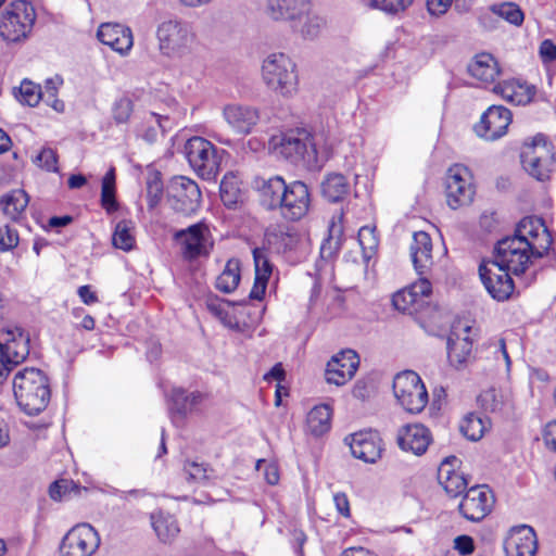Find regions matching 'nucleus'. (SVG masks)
Segmentation results:
<instances>
[{
	"label": "nucleus",
	"mask_w": 556,
	"mask_h": 556,
	"mask_svg": "<svg viewBox=\"0 0 556 556\" xmlns=\"http://www.w3.org/2000/svg\"><path fill=\"white\" fill-rule=\"evenodd\" d=\"M13 392L21 409L36 416L46 409L50 402L51 390L48 377L40 369L24 368L15 374Z\"/></svg>",
	"instance_id": "obj_3"
},
{
	"label": "nucleus",
	"mask_w": 556,
	"mask_h": 556,
	"mask_svg": "<svg viewBox=\"0 0 556 556\" xmlns=\"http://www.w3.org/2000/svg\"><path fill=\"white\" fill-rule=\"evenodd\" d=\"M552 243V235L544 220L527 216L517 224L513 236L496 243L493 261L518 276L528 269L533 258L545 256Z\"/></svg>",
	"instance_id": "obj_1"
},
{
	"label": "nucleus",
	"mask_w": 556,
	"mask_h": 556,
	"mask_svg": "<svg viewBox=\"0 0 556 556\" xmlns=\"http://www.w3.org/2000/svg\"><path fill=\"white\" fill-rule=\"evenodd\" d=\"M29 202L28 194L23 189H15L0 199L3 213L12 220H17Z\"/></svg>",
	"instance_id": "obj_38"
},
{
	"label": "nucleus",
	"mask_w": 556,
	"mask_h": 556,
	"mask_svg": "<svg viewBox=\"0 0 556 556\" xmlns=\"http://www.w3.org/2000/svg\"><path fill=\"white\" fill-rule=\"evenodd\" d=\"M540 56L544 63L556 60V45L552 40L545 39L540 46Z\"/></svg>",
	"instance_id": "obj_59"
},
{
	"label": "nucleus",
	"mask_w": 556,
	"mask_h": 556,
	"mask_svg": "<svg viewBox=\"0 0 556 556\" xmlns=\"http://www.w3.org/2000/svg\"><path fill=\"white\" fill-rule=\"evenodd\" d=\"M506 556H535L538 538L532 527H514L504 542Z\"/></svg>",
	"instance_id": "obj_22"
},
{
	"label": "nucleus",
	"mask_w": 556,
	"mask_h": 556,
	"mask_svg": "<svg viewBox=\"0 0 556 556\" xmlns=\"http://www.w3.org/2000/svg\"><path fill=\"white\" fill-rule=\"evenodd\" d=\"M342 226L332 220L329 225V235L320 245V255L324 260H330L339 252L342 245Z\"/></svg>",
	"instance_id": "obj_42"
},
{
	"label": "nucleus",
	"mask_w": 556,
	"mask_h": 556,
	"mask_svg": "<svg viewBox=\"0 0 556 556\" xmlns=\"http://www.w3.org/2000/svg\"><path fill=\"white\" fill-rule=\"evenodd\" d=\"M151 522L157 538L164 543L172 542L180 531L176 518L162 510L151 514Z\"/></svg>",
	"instance_id": "obj_35"
},
{
	"label": "nucleus",
	"mask_w": 556,
	"mask_h": 556,
	"mask_svg": "<svg viewBox=\"0 0 556 556\" xmlns=\"http://www.w3.org/2000/svg\"><path fill=\"white\" fill-rule=\"evenodd\" d=\"M98 39L114 51L125 54L132 47V33L129 27L118 23H102L97 31Z\"/></svg>",
	"instance_id": "obj_27"
},
{
	"label": "nucleus",
	"mask_w": 556,
	"mask_h": 556,
	"mask_svg": "<svg viewBox=\"0 0 556 556\" xmlns=\"http://www.w3.org/2000/svg\"><path fill=\"white\" fill-rule=\"evenodd\" d=\"M490 11L497 17H501L508 23L520 26L525 20L523 12L518 4L514 2H503L490 7Z\"/></svg>",
	"instance_id": "obj_45"
},
{
	"label": "nucleus",
	"mask_w": 556,
	"mask_h": 556,
	"mask_svg": "<svg viewBox=\"0 0 556 556\" xmlns=\"http://www.w3.org/2000/svg\"><path fill=\"white\" fill-rule=\"evenodd\" d=\"M134 111L132 101L123 97L117 99L112 106V117L116 124H125L129 121Z\"/></svg>",
	"instance_id": "obj_51"
},
{
	"label": "nucleus",
	"mask_w": 556,
	"mask_h": 556,
	"mask_svg": "<svg viewBox=\"0 0 556 556\" xmlns=\"http://www.w3.org/2000/svg\"><path fill=\"white\" fill-rule=\"evenodd\" d=\"M478 402L480 403L481 407H483V409L488 412H501L503 408V402L497 397L495 389H489L483 391L478 396Z\"/></svg>",
	"instance_id": "obj_54"
},
{
	"label": "nucleus",
	"mask_w": 556,
	"mask_h": 556,
	"mask_svg": "<svg viewBox=\"0 0 556 556\" xmlns=\"http://www.w3.org/2000/svg\"><path fill=\"white\" fill-rule=\"evenodd\" d=\"M240 262L231 258L216 279V289L224 293L233 292L240 282Z\"/></svg>",
	"instance_id": "obj_40"
},
{
	"label": "nucleus",
	"mask_w": 556,
	"mask_h": 556,
	"mask_svg": "<svg viewBox=\"0 0 556 556\" xmlns=\"http://www.w3.org/2000/svg\"><path fill=\"white\" fill-rule=\"evenodd\" d=\"M156 36L161 52L167 56L185 52L191 42V34L188 26L176 20L161 23L157 27Z\"/></svg>",
	"instance_id": "obj_15"
},
{
	"label": "nucleus",
	"mask_w": 556,
	"mask_h": 556,
	"mask_svg": "<svg viewBox=\"0 0 556 556\" xmlns=\"http://www.w3.org/2000/svg\"><path fill=\"white\" fill-rule=\"evenodd\" d=\"M414 0H366L370 9L380 10L389 15H396L404 12Z\"/></svg>",
	"instance_id": "obj_46"
},
{
	"label": "nucleus",
	"mask_w": 556,
	"mask_h": 556,
	"mask_svg": "<svg viewBox=\"0 0 556 556\" xmlns=\"http://www.w3.org/2000/svg\"><path fill=\"white\" fill-rule=\"evenodd\" d=\"M169 399L170 410L185 416L202 402L203 394L199 391L187 393L182 388H173Z\"/></svg>",
	"instance_id": "obj_36"
},
{
	"label": "nucleus",
	"mask_w": 556,
	"mask_h": 556,
	"mask_svg": "<svg viewBox=\"0 0 556 556\" xmlns=\"http://www.w3.org/2000/svg\"><path fill=\"white\" fill-rule=\"evenodd\" d=\"M0 349L4 361L12 368L29 354V337L20 327L0 329Z\"/></svg>",
	"instance_id": "obj_18"
},
{
	"label": "nucleus",
	"mask_w": 556,
	"mask_h": 556,
	"mask_svg": "<svg viewBox=\"0 0 556 556\" xmlns=\"http://www.w3.org/2000/svg\"><path fill=\"white\" fill-rule=\"evenodd\" d=\"M520 160L525 170L540 181L549 179L555 168L554 146L543 134L535 135L522 144Z\"/></svg>",
	"instance_id": "obj_6"
},
{
	"label": "nucleus",
	"mask_w": 556,
	"mask_h": 556,
	"mask_svg": "<svg viewBox=\"0 0 556 556\" xmlns=\"http://www.w3.org/2000/svg\"><path fill=\"white\" fill-rule=\"evenodd\" d=\"M506 269L493 260L483 261L479 266V276L489 294L496 301H506L514 292L515 285Z\"/></svg>",
	"instance_id": "obj_14"
},
{
	"label": "nucleus",
	"mask_w": 556,
	"mask_h": 556,
	"mask_svg": "<svg viewBox=\"0 0 556 556\" xmlns=\"http://www.w3.org/2000/svg\"><path fill=\"white\" fill-rule=\"evenodd\" d=\"M77 292L80 300L87 305H91L98 302L97 294L91 290L90 286L88 285L79 287Z\"/></svg>",
	"instance_id": "obj_64"
},
{
	"label": "nucleus",
	"mask_w": 556,
	"mask_h": 556,
	"mask_svg": "<svg viewBox=\"0 0 556 556\" xmlns=\"http://www.w3.org/2000/svg\"><path fill=\"white\" fill-rule=\"evenodd\" d=\"M253 260L255 277L261 278L260 280H268L273 271V265L268 260L266 251L264 249L255 248L253 250Z\"/></svg>",
	"instance_id": "obj_50"
},
{
	"label": "nucleus",
	"mask_w": 556,
	"mask_h": 556,
	"mask_svg": "<svg viewBox=\"0 0 556 556\" xmlns=\"http://www.w3.org/2000/svg\"><path fill=\"white\" fill-rule=\"evenodd\" d=\"M445 192L447 204L453 210L472 202L476 190L468 167L455 164L448 168L445 177Z\"/></svg>",
	"instance_id": "obj_12"
},
{
	"label": "nucleus",
	"mask_w": 556,
	"mask_h": 556,
	"mask_svg": "<svg viewBox=\"0 0 556 556\" xmlns=\"http://www.w3.org/2000/svg\"><path fill=\"white\" fill-rule=\"evenodd\" d=\"M184 470L187 475V479L191 481H205L208 479L207 469L203 464H199L195 462H186L184 466Z\"/></svg>",
	"instance_id": "obj_56"
},
{
	"label": "nucleus",
	"mask_w": 556,
	"mask_h": 556,
	"mask_svg": "<svg viewBox=\"0 0 556 556\" xmlns=\"http://www.w3.org/2000/svg\"><path fill=\"white\" fill-rule=\"evenodd\" d=\"M162 193L163 184L161 181V178L157 175H155L147 182V201L148 207L150 210H153L160 203Z\"/></svg>",
	"instance_id": "obj_53"
},
{
	"label": "nucleus",
	"mask_w": 556,
	"mask_h": 556,
	"mask_svg": "<svg viewBox=\"0 0 556 556\" xmlns=\"http://www.w3.org/2000/svg\"><path fill=\"white\" fill-rule=\"evenodd\" d=\"M148 126L141 137L149 143L156 141L159 132L164 135L177 125V116L156 112H149L144 117Z\"/></svg>",
	"instance_id": "obj_31"
},
{
	"label": "nucleus",
	"mask_w": 556,
	"mask_h": 556,
	"mask_svg": "<svg viewBox=\"0 0 556 556\" xmlns=\"http://www.w3.org/2000/svg\"><path fill=\"white\" fill-rule=\"evenodd\" d=\"M67 480L54 481L49 488V495L52 500L58 501L62 498V496L67 492Z\"/></svg>",
	"instance_id": "obj_62"
},
{
	"label": "nucleus",
	"mask_w": 556,
	"mask_h": 556,
	"mask_svg": "<svg viewBox=\"0 0 556 556\" xmlns=\"http://www.w3.org/2000/svg\"><path fill=\"white\" fill-rule=\"evenodd\" d=\"M219 195L224 205L228 208H235L242 202L243 193L240 188V181L233 173H227L219 186Z\"/></svg>",
	"instance_id": "obj_39"
},
{
	"label": "nucleus",
	"mask_w": 556,
	"mask_h": 556,
	"mask_svg": "<svg viewBox=\"0 0 556 556\" xmlns=\"http://www.w3.org/2000/svg\"><path fill=\"white\" fill-rule=\"evenodd\" d=\"M494 91L510 102L525 105L532 101L536 89L532 85L513 79L498 83L494 86Z\"/></svg>",
	"instance_id": "obj_29"
},
{
	"label": "nucleus",
	"mask_w": 556,
	"mask_h": 556,
	"mask_svg": "<svg viewBox=\"0 0 556 556\" xmlns=\"http://www.w3.org/2000/svg\"><path fill=\"white\" fill-rule=\"evenodd\" d=\"M262 77L271 91L285 98L292 97L298 90L296 66L285 53H271L263 61Z\"/></svg>",
	"instance_id": "obj_4"
},
{
	"label": "nucleus",
	"mask_w": 556,
	"mask_h": 556,
	"mask_svg": "<svg viewBox=\"0 0 556 556\" xmlns=\"http://www.w3.org/2000/svg\"><path fill=\"white\" fill-rule=\"evenodd\" d=\"M268 243L278 252L292 251L299 243L298 232L289 227H277L266 232Z\"/></svg>",
	"instance_id": "obj_37"
},
{
	"label": "nucleus",
	"mask_w": 556,
	"mask_h": 556,
	"mask_svg": "<svg viewBox=\"0 0 556 556\" xmlns=\"http://www.w3.org/2000/svg\"><path fill=\"white\" fill-rule=\"evenodd\" d=\"M227 124L240 135H248L260 121L258 110L251 105L231 103L223 110Z\"/></svg>",
	"instance_id": "obj_25"
},
{
	"label": "nucleus",
	"mask_w": 556,
	"mask_h": 556,
	"mask_svg": "<svg viewBox=\"0 0 556 556\" xmlns=\"http://www.w3.org/2000/svg\"><path fill=\"white\" fill-rule=\"evenodd\" d=\"M34 162L41 168L48 172L56 173L58 167V154L51 148H43L40 153L34 159Z\"/></svg>",
	"instance_id": "obj_52"
},
{
	"label": "nucleus",
	"mask_w": 556,
	"mask_h": 556,
	"mask_svg": "<svg viewBox=\"0 0 556 556\" xmlns=\"http://www.w3.org/2000/svg\"><path fill=\"white\" fill-rule=\"evenodd\" d=\"M300 23H302V26L300 29L302 36L304 38H309V39L317 37L321 27L325 24L324 18L320 17L319 15L313 13L312 9L308 11L307 14L304 15V18Z\"/></svg>",
	"instance_id": "obj_49"
},
{
	"label": "nucleus",
	"mask_w": 556,
	"mask_h": 556,
	"mask_svg": "<svg viewBox=\"0 0 556 556\" xmlns=\"http://www.w3.org/2000/svg\"><path fill=\"white\" fill-rule=\"evenodd\" d=\"M42 98L41 87L30 80H23L20 86L18 100L29 106H35Z\"/></svg>",
	"instance_id": "obj_47"
},
{
	"label": "nucleus",
	"mask_w": 556,
	"mask_h": 556,
	"mask_svg": "<svg viewBox=\"0 0 556 556\" xmlns=\"http://www.w3.org/2000/svg\"><path fill=\"white\" fill-rule=\"evenodd\" d=\"M489 425L488 419L476 413H469L463 418L459 430L468 440L478 441L483 437Z\"/></svg>",
	"instance_id": "obj_41"
},
{
	"label": "nucleus",
	"mask_w": 556,
	"mask_h": 556,
	"mask_svg": "<svg viewBox=\"0 0 556 556\" xmlns=\"http://www.w3.org/2000/svg\"><path fill=\"white\" fill-rule=\"evenodd\" d=\"M513 121L511 112L503 105L490 106L475 125L476 134L489 141L503 137Z\"/></svg>",
	"instance_id": "obj_17"
},
{
	"label": "nucleus",
	"mask_w": 556,
	"mask_h": 556,
	"mask_svg": "<svg viewBox=\"0 0 556 556\" xmlns=\"http://www.w3.org/2000/svg\"><path fill=\"white\" fill-rule=\"evenodd\" d=\"M311 10V0H267L266 13L274 21L301 22Z\"/></svg>",
	"instance_id": "obj_26"
},
{
	"label": "nucleus",
	"mask_w": 556,
	"mask_h": 556,
	"mask_svg": "<svg viewBox=\"0 0 556 556\" xmlns=\"http://www.w3.org/2000/svg\"><path fill=\"white\" fill-rule=\"evenodd\" d=\"M101 204L109 213L117 210V202L115 199V170L113 167L106 172L102 179Z\"/></svg>",
	"instance_id": "obj_44"
},
{
	"label": "nucleus",
	"mask_w": 556,
	"mask_h": 556,
	"mask_svg": "<svg viewBox=\"0 0 556 556\" xmlns=\"http://www.w3.org/2000/svg\"><path fill=\"white\" fill-rule=\"evenodd\" d=\"M492 505L493 495L488 488L472 486L466 492L458 509L464 518L477 522L491 511Z\"/></svg>",
	"instance_id": "obj_20"
},
{
	"label": "nucleus",
	"mask_w": 556,
	"mask_h": 556,
	"mask_svg": "<svg viewBox=\"0 0 556 556\" xmlns=\"http://www.w3.org/2000/svg\"><path fill=\"white\" fill-rule=\"evenodd\" d=\"M132 228L134 227L131 220H119L115 226V230L112 237L113 245L123 251L132 250L136 242L131 232Z\"/></svg>",
	"instance_id": "obj_43"
},
{
	"label": "nucleus",
	"mask_w": 556,
	"mask_h": 556,
	"mask_svg": "<svg viewBox=\"0 0 556 556\" xmlns=\"http://www.w3.org/2000/svg\"><path fill=\"white\" fill-rule=\"evenodd\" d=\"M358 242L362 247L364 257L370 258L379 244V240L376 236L375 228L364 226L358 231Z\"/></svg>",
	"instance_id": "obj_48"
},
{
	"label": "nucleus",
	"mask_w": 556,
	"mask_h": 556,
	"mask_svg": "<svg viewBox=\"0 0 556 556\" xmlns=\"http://www.w3.org/2000/svg\"><path fill=\"white\" fill-rule=\"evenodd\" d=\"M432 292L431 282L420 277L410 286L397 291L393 294V306L403 313L421 316H430L432 307L430 305V295Z\"/></svg>",
	"instance_id": "obj_10"
},
{
	"label": "nucleus",
	"mask_w": 556,
	"mask_h": 556,
	"mask_svg": "<svg viewBox=\"0 0 556 556\" xmlns=\"http://www.w3.org/2000/svg\"><path fill=\"white\" fill-rule=\"evenodd\" d=\"M438 480L445 492L452 497L460 495L468 485L464 473L456 471L448 458L441 463L438 470Z\"/></svg>",
	"instance_id": "obj_30"
},
{
	"label": "nucleus",
	"mask_w": 556,
	"mask_h": 556,
	"mask_svg": "<svg viewBox=\"0 0 556 556\" xmlns=\"http://www.w3.org/2000/svg\"><path fill=\"white\" fill-rule=\"evenodd\" d=\"M453 0H427V9L433 16H440L447 12Z\"/></svg>",
	"instance_id": "obj_57"
},
{
	"label": "nucleus",
	"mask_w": 556,
	"mask_h": 556,
	"mask_svg": "<svg viewBox=\"0 0 556 556\" xmlns=\"http://www.w3.org/2000/svg\"><path fill=\"white\" fill-rule=\"evenodd\" d=\"M174 238L181 242L184 255L189 260L207 256L213 249L211 231L204 223H197L186 229H180L176 231Z\"/></svg>",
	"instance_id": "obj_16"
},
{
	"label": "nucleus",
	"mask_w": 556,
	"mask_h": 556,
	"mask_svg": "<svg viewBox=\"0 0 556 556\" xmlns=\"http://www.w3.org/2000/svg\"><path fill=\"white\" fill-rule=\"evenodd\" d=\"M100 546V536L89 523L74 526L60 545L61 556H91Z\"/></svg>",
	"instance_id": "obj_13"
},
{
	"label": "nucleus",
	"mask_w": 556,
	"mask_h": 556,
	"mask_svg": "<svg viewBox=\"0 0 556 556\" xmlns=\"http://www.w3.org/2000/svg\"><path fill=\"white\" fill-rule=\"evenodd\" d=\"M191 168L203 179H215L219 173L220 157L216 147L203 137H191L184 147Z\"/></svg>",
	"instance_id": "obj_8"
},
{
	"label": "nucleus",
	"mask_w": 556,
	"mask_h": 556,
	"mask_svg": "<svg viewBox=\"0 0 556 556\" xmlns=\"http://www.w3.org/2000/svg\"><path fill=\"white\" fill-rule=\"evenodd\" d=\"M432 241L425 231H417L413 236L410 256L416 271L422 276L432 265Z\"/></svg>",
	"instance_id": "obj_28"
},
{
	"label": "nucleus",
	"mask_w": 556,
	"mask_h": 556,
	"mask_svg": "<svg viewBox=\"0 0 556 556\" xmlns=\"http://www.w3.org/2000/svg\"><path fill=\"white\" fill-rule=\"evenodd\" d=\"M431 441L430 430L421 424H407L397 430L396 443L399 447L418 456L426 453Z\"/></svg>",
	"instance_id": "obj_23"
},
{
	"label": "nucleus",
	"mask_w": 556,
	"mask_h": 556,
	"mask_svg": "<svg viewBox=\"0 0 556 556\" xmlns=\"http://www.w3.org/2000/svg\"><path fill=\"white\" fill-rule=\"evenodd\" d=\"M472 328L458 323L447 340V356L450 363L456 367L467 363L471 356L472 339L469 337Z\"/></svg>",
	"instance_id": "obj_24"
},
{
	"label": "nucleus",
	"mask_w": 556,
	"mask_h": 556,
	"mask_svg": "<svg viewBox=\"0 0 556 556\" xmlns=\"http://www.w3.org/2000/svg\"><path fill=\"white\" fill-rule=\"evenodd\" d=\"M344 442L355 458L365 463H376L382 453L381 439L376 431H359L348 435Z\"/></svg>",
	"instance_id": "obj_21"
},
{
	"label": "nucleus",
	"mask_w": 556,
	"mask_h": 556,
	"mask_svg": "<svg viewBox=\"0 0 556 556\" xmlns=\"http://www.w3.org/2000/svg\"><path fill=\"white\" fill-rule=\"evenodd\" d=\"M358 366V354L351 349L342 350L327 363L326 381L338 387L343 386L355 376Z\"/></svg>",
	"instance_id": "obj_19"
},
{
	"label": "nucleus",
	"mask_w": 556,
	"mask_h": 556,
	"mask_svg": "<svg viewBox=\"0 0 556 556\" xmlns=\"http://www.w3.org/2000/svg\"><path fill=\"white\" fill-rule=\"evenodd\" d=\"M255 186L260 191L262 205L270 211H279L287 220H300L309 210L311 194L303 181L286 184L281 176H273L256 179Z\"/></svg>",
	"instance_id": "obj_2"
},
{
	"label": "nucleus",
	"mask_w": 556,
	"mask_h": 556,
	"mask_svg": "<svg viewBox=\"0 0 556 556\" xmlns=\"http://www.w3.org/2000/svg\"><path fill=\"white\" fill-rule=\"evenodd\" d=\"M332 409L327 404L314 406L307 414L306 428L314 437H320L331 427Z\"/></svg>",
	"instance_id": "obj_33"
},
{
	"label": "nucleus",
	"mask_w": 556,
	"mask_h": 556,
	"mask_svg": "<svg viewBox=\"0 0 556 556\" xmlns=\"http://www.w3.org/2000/svg\"><path fill=\"white\" fill-rule=\"evenodd\" d=\"M36 21V11L25 0L11 2L0 14V37L7 42H21L28 38Z\"/></svg>",
	"instance_id": "obj_7"
},
{
	"label": "nucleus",
	"mask_w": 556,
	"mask_h": 556,
	"mask_svg": "<svg viewBox=\"0 0 556 556\" xmlns=\"http://www.w3.org/2000/svg\"><path fill=\"white\" fill-rule=\"evenodd\" d=\"M273 151L293 164L311 166L317 162V150L312 135L305 129L290 130L273 136L269 142Z\"/></svg>",
	"instance_id": "obj_5"
},
{
	"label": "nucleus",
	"mask_w": 556,
	"mask_h": 556,
	"mask_svg": "<svg viewBox=\"0 0 556 556\" xmlns=\"http://www.w3.org/2000/svg\"><path fill=\"white\" fill-rule=\"evenodd\" d=\"M468 72L473 78L486 84L493 83L500 75L497 62L490 53L477 54L469 63Z\"/></svg>",
	"instance_id": "obj_32"
},
{
	"label": "nucleus",
	"mask_w": 556,
	"mask_h": 556,
	"mask_svg": "<svg viewBox=\"0 0 556 556\" xmlns=\"http://www.w3.org/2000/svg\"><path fill=\"white\" fill-rule=\"evenodd\" d=\"M201 199V190L194 180L185 176L173 179L167 201L174 212L186 217L191 216L199 211Z\"/></svg>",
	"instance_id": "obj_11"
},
{
	"label": "nucleus",
	"mask_w": 556,
	"mask_h": 556,
	"mask_svg": "<svg viewBox=\"0 0 556 556\" xmlns=\"http://www.w3.org/2000/svg\"><path fill=\"white\" fill-rule=\"evenodd\" d=\"M350 193L348 179L338 173L328 174L321 181V194L329 202L342 201Z\"/></svg>",
	"instance_id": "obj_34"
},
{
	"label": "nucleus",
	"mask_w": 556,
	"mask_h": 556,
	"mask_svg": "<svg viewBox=\"0 0 556 556\" xmlns=\"http://www.w3.org/2000/svg\"><path fill=\"white\" fill-rule=\"evenodd\" d=\"M333 502L337 510L345 518L351 516L350 502L345 493L339 492L333 495Z\"/></svg>",
	"instance_id": "obj_60"
},
{
	"label": "nucleus",
	"mask_w": 556,
	"mask_h": 556,
	"mask_svg": "<svg viewBox=\"0 0 556 556\" xmlns=\"http://www.w3.org/2000/svg\"><path fill=\"white\" fill-rule=\"evenodd\" d=\"M543 439L547 448L556 452V420L545 426Z\"/></svg>",
	"instance_id": "obj_61"
},
{
	"label": "nucleus",
	"mask_w": 556,
	"mask_h": 556,
	"mask_svg": "<svg viewBox=\"0 0 556 556\" xmlns=\"http://www.w3.org/2000/svg\"><path fill=\"white\" fill-rule=\"evenodd\" d=\"M393 393L400 405L410 414L422 412L428 403L427 389L413 370H405L394 377Z\"/></svg>",
	"instance_id": "obj_9"
},
{
	"label": "nucleus",
	"mask_w": 556,
	"mask_h": 556,
	"mask_svg": "<svg viewBox=\"0 0 556 556\" xmlns=\"http://www.w3.org/2000/svg\"><path fill=\"white\" fill-rule=\"evenodd\" d=\"M18 244V233L9 225L0 227V250L11 251Z\"/></svg>",
	"instance_id": "obj_55"
},
{
	"label": "nucleus",
	"mask_w": 556,
	"mask_h": 556,
	"mask_svg": "<svg viewBox=\"0 0 556 556\" xmlns=\"http://www.w3.org/2000/svg\"><path fill=\"white\" fill-rule=\"evenodd\" d=\"M206 307L213 315L218 317L220 320H225L226 317L228 316V313L224 307V303L217 299L208 300L206 302Z\"/></svg>",
	"instance_id": "obj_63"
},
{
	"label": "nucleus",
	"mask_w": 556,
	"mask_h": 556,
	"mask_svg": "<svg viewBox=\"0 0 556 556\" xmlns=\"http://www.w3.org/2000/svg\"><path fill=\"white\" fill-rule=\"evenodd\" d=\"M454 548L462 555H470L473 549V540L468 535H459L454 540Z\"/></svg>",
	"instance_id": "obj_58"
}]
</instances>
